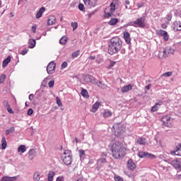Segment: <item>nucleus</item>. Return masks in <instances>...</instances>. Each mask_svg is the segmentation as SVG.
<instances>
[{"label":"nucleus","mask_w":181,"mask_h":181,"mask_svg":"<svg viewBox=\"0 0 181 181\" xmlns=\"http://www.w3.org/2000/svg\"><path fill=\"white\" fill-rule=\"evenodd\" d=\"M71 25L73 28V30H76V29H77V28L78 27V23H77V22L71 23Z\"/></svg>","instance_id":"43"},{"label":"nucleus","mask_w":181,"mask_h":181,"mask_svg":"<svg viewBox=\"0 0 181 181\" xmlns=\"http://www.w3.org/2000/svg\"><path fill=\"white\" fill-rule=\"evenodd\" d=\"M81 95L83 98H90V95H88V92L87 89H83L81 91Z\"/></svg>","instance_id":"29"},{"label":"nucleus","mask_w":181,"mask_h":181,"mask_svg":"<svg viewBox=\"0 0 181 181\" xmlns=\"http://www.w3.org/2000/svg\"><path fill=\"white\" fill-rule=\"evenodd\" d=\"M33 114V109L30 108V109L28 110V115H32Z\"/></svg>","instance_id":"58"},{"label":"nucleus","mask_w":181,"mask_h":181,"mask_svg":"<svg viewBox=\"0 0 181 181\" xmlns=\"http://www.w3.org/2000/svg\"><path fill=\"white\" fill-rule=\"evenodd\" d=\"M136 168V165H135V163L132 159H129L127 161V168L129 169V170H134Z\"/></svg>","instance_id":"15"},{"label":"nucleus","mask_w":181,"mask_h":181,"mask_svg":"<svg viewBox=\"0 0 181 181\" xmlns=\"http://www.w3.org/2000/svg\"><path fill=\"white\" fill-rule=\"evenodd\" d=\"M18 152L25 153V152H26V146L25 145H21L18 148Z\"/></svg>","instance_id":"33"},{"label":"nucleus","mask_w":181,"mask_h":181,"mask_svg":"<svg viewBox=\"0 0 181 181\" xmlns=\"http://www.w3.org/2000/svg\"><path fill=\"white\" fill-rule=\"evenodd\" d=\"M56 21H57L56 16H51L48 18L47 24L49 25H54V23H56Z\"/></svg>","instance_id":"21"},{"label":"nucleus","mask_w":181,"mask_h":181,"mask_svg":"<svg viewBox=\"0 0 181 181\" xmlns=\"http://www.w3.org/2000/svg\"><path fill=\"white\" fill-rule=\"evenodd\" d=\"M5 105H6V108H7V110L11 108V105H9V103L6 102Z\"/></svg>","instance_id":"62"},{"label":"nucleus","mask_w":181,"mask_h":181,"mask_svg":"<svg viewBox=\"0 0 181 181\" xmlns=\"http://www.w3.org/2000/svg\"><path fill=\"white\" fill-rule=\"evenodd\" d=\"M136 28H144L146 26V17L145 16L138 18L136 20Z\"/></svg>","instance_id":"6"},{"label":"nucleus","mask_w":181,"mask_h":181,"mask_svg":"<svg viewBox=\"0 0 181 181\" xmlns=\"http://www.w3.org/2000/svg\"><path fill=\"white\" fill-rule=\"evenodd\" d=\"M79 11H81V12H86V8H84V4L80 3L78 6Z\"/></svg>","instance_id":"39"},{"label":"nucleus","mask_w":181,"mask_h":181,"mask_svg":"<svg viewBox=\"0 0 181 181\" xmlns=\"http://www.w3.org/2000/svg\"><path fill=\"white\" fill-rule=\"evenodd\" d=\"M100 104L101 103H100L99 102H96L95 103H94L93 105V110H95V111H97L98 108H100Z\"/></svg>","instance_id":"40"},{"label":"nucleus","mask_w":181,"mask_h":181,"mask_svg":"<svg viewBox=\"0 0 181 181\" xmlns=\"http://www.w3.org/2000/svg\"><path fill=\"white\" fill-rule=\"evenodd\" d=\"M62 69H66V67H67V63L66 62H64L62 64V66H61Z\"/></svg>","instance_id":"57"},{"label":"nucleus","mask_w":181,"mask_h":181,"mask_svg":"<svg viewBox=\"0 0 181 181\" xmlns=\"http://www.w3.org/2000/svg\"><path fill=\"white\" fill-rule=\"evenodd\" d=\"M33 180L34 181L40 180V173H39L38 171H36L35 173H34Z\"/></svg>","instance_id":"28"},{"label":"nucleus","mask_w":181,"mask_h":181,"mask_svg":"<svg viewBox=\"0 0 181 181\" xmlns=\"http://www.w3.org/2000/svg\"><path fill=\"white\" fill-rule=\"evenodd\" d=\"M117 23H118L117 18H112L108 22V25H110V26H115Z\"/></svg>","instance_id":"32"},{"label":"nucleus","mask_w":181,"mask_h":181,"mask_svg":"<svg viewBox=\"0 0 181 181\" xmlns=\"http://www.w3.org/2000/svg\"><path fill=\"white\" fill-rule=\"evenodd\" d=\"M112 11L108 12V13H105V18H110V16H112Z\"/></svg>","instance_id":"50"},{"label":"nucleus","mask_w":181,"mask_h":181,"mask_svg":"<svg viewBox=\"0 0 181 181\" xmlns=\"http://www.w3.org/2000/svg\"><path fill=\"white\" fill-rule=\"evenodd\" d=\"M161 27L163 29H166V28H168V24L163 23L162 24Z\"/></svg>","instance_id":"63"},{"label":"nucleus","mask_w":181,"mask_h":181,"mask_svg":"<svg viewBox=\"0 0 181 181\" xmlns=\"http://www.w3.org/2000/svg\"><path fill=\"white\" fill-rule=\"evenodd\" d=\"M115 181H124V179L121 177L120 176H115Z\"/></svg>","instance_id":"52"},{"label":"nucleus","mask_w":181,"mask_h":181,"mask_svg":"<svg viewBox=\"0 0 181 181\" xmlns=\"http://www.w3.org/2000/svg\"><path fill=\"white\" fill-rule=\"evenodd\" d=\"M72 59H76V57L80 56V50L75 51L71 54Z\"/></svg>","instance_id":"38"},{"label":"nucleus","mask_w":181,"mask_h":181,"mask_svg":"<svg viewBox=\"0 0 181 181\" xmlns=\"http://www.w3.org/2000/svg\"><path fill=\"white\" fill-rule=\"evenodd\" d=\"M131 90H132V85L129 84L123 86L121 89V91L122 93H128V91H131Z\"/></svg>","instance_id":"18"},{"label":"nucleus","mask_w":181,"mask_h":181,"mask_svg":"<svg viewBox=\"0 0 181 181\" xmlns=\"http://www.w3.org/2000/svg\"><path fill=\"white\" fill-rule=\"evenodd\" d=\"M60 45H66L67 43V37L64 36L59 40Z\"/></svg>","instance_id":"34"},{"label":"nucleus","mask_w":181,"mask_h":181,"mask_svg":"<svg viewBox=\"0 0 181 181\" xmlns=\"http://www.w3.org/2000/svg\"><path fill=\"white\" fill-rule=\"evenodd\" d=\"M111 115H112V112H111V111L106 110L104 112L103 116L105 117V118H107V117H111Z\"/></svg>","instance_id":"37"},{"label":"nucleus","mask_w":181,"mask_h":181,"mask_svg":"<svg viewBox=\"0 0 181 181\" xmlns=\"http://www.w3.org/2000/svg\"><path fill=\"white\" fill-rule=\"evenodd\" d=\"M173 29L174 32H180L181 30V22L180 21H174L173 24Z\"/></svg>","instance_id":"12"},{"label":"nucleus","mask_w":181,"mask_h":181,"mask_svg":"<svg viewBox=\"0 0 181 181\" xmlns=\"http://www.w3.org/2000/svg\"><path fill=\"white\" fill-rule=\"evenodd\" d=\"M33 94H30L29 96H28V99L30 100V101H33Z\"/></svg>","instance_id":"60"},{"label":"nucleus","mask_w":181,"mask_h":181,"mask_svg":"<svg viewBox=\"0 0 181 181\" xmlns=\"http://www.w3.org/2000/svg\"><path fill=\"white\" fill-rule=\"evenodd\" d=\"M46 11V8L45 7H42L36 13V19H39L42 18V15H43V12Z\"/></svg>","instance_id":"23"},{"label":"nucleus","mask_w":181,"mask_h":181,"mask_svg":"<svg viewBox=\"0 0 181 181\" xmlns=\"http://www.w3.org/2000/svg\"><path fill=\"white\" fill-rule=\"evenodd\" d=\"M1 181H13L16 180V177L4 176L1 177Z\"/></svg>","instance_id":"24"},{"label":"nucleus","mask_w":181,"mask_h":181,"mask_svg":"<svg viewBox=\"0 0 181 181\" xmlns=\"http://www.w3.org/2000/svg\"><path fill=\"white\" fill-rule=\"evenodd\" d=\"M111 151L112 156H113L115 159H121V158L125 156V148L122 146V144L119 141H115L112 145Z\"/></svg>","instance_id":"2"},{"label":"nucleus","mask_w":181,"mask_h":181,"mask_svg":"<svg viewBox=\"0 0 181 181\" xmlns=\"http://www.w3.org/2000/svg\"><path fill=\"white\" fill-rule=\"evenodd\" d=\"M158 35H159V36H163V37H164V40L165 42H168V40H169V35H168V32H166L163 30H160L158 32Z\"/></svg>","instance_id":"13"},{"label":"nucleus","mask_w":181,"mask_h":181,"mask_svg":"<svg viewBox=\"0 0 181 181\" xmlns=\"http://www.w3.org/2000/svg\"><path fill=\"white\" fill-rule=\"evenodd\" d=\"M138 156L143 159H145V158H148V159H156V156L149 153L148 151H140L138 153Z\"/></svg>","instance_id":"7"},{"label":"nucleus","mask_w":181,"mask_h":181,"mask_svg":"<svg viewBox=\"0 0 181 181\" xmlns=\"http://www.w3.org/2000/svg\"><path fill=\"white\" fill-rule=\"evenodd\" d=\"M57 104L59 107H62V105H63V103H62V100H60L59 98H57Z\"/></svg>","instance_id":"48"},{"label":"nucleus","mask_w":181,"mask_h":181,"mask_svg":"<svg viewBox=\"0 0 181 181\" xmlns=\"http://www.w3.org/2000/svg\"><path fill=\"white\" fill-rule=\"evenodd\" d=\"M96 86H98V87H99V88H101L102 90H105V88H107V87H108V86H107V84L103 83V81H95Z\"/></svg>","instance_id":"19"},{"label":"nucleus","mask_w":181,"mask_h":181,"mask_svg":"<svg viewBox=\"0 0 181 181\" xmlns=\"http://www.w3.org/2000/svg\"><path fill=\"white\" fill-rule=\"evenodd\" d=\"M175 50L170 47H167L159 51L158 57L159 59H166L170 54H173Z\"/></svg>","instance_id":"4"},{"label":"nucleus","mask_w":181,"mask_h":181,"mask_svg":"<svg viewBox=\"0 0 181 181\" xmlns=\"http://www.w3.org/2000/svg\"><path fill=\"white\" fill-rule=\"evenodd\" d=\"M110 12L113 13L115 12V4H114V2L110 4Z\"/></svg>","instance_id":"41"},{"label":"nucleus","mask_w":181,"mask_h":181,"mask_svg":"<svg viewBox=\"0 0 181 181\" xmlns=\"http://www.w3.org/2000/svg\"><path fill=\"white\" fill-rule=\"evenodd\" d=\"M139 145H146V139L145 137H139L136 139Z\"/></svg>","instance_id":"17"},{"label":"nucleus","mask_w":181,"mask_h":181,"mask_svg":"<svg viewBox=\"0 0 181 181\" xmlns=\"http://www.w3.org/2000/svg\"><path fill=\"white\" fill-rule=\"evenodd\" d=\"M12 132H15V127H11L10 129L6 130V135H9V134H12Z\"/></svg>","instance_id":"36"},{"label":"nucleus","mask_w":181,"mask_h":181,"mask_svg":"<svg viewBox=\"0 0 181 181\" xmlns=\"http://www.w3.org/2000/svg\"><path fill=\"white\" fill-rule=\"evenodd\" d=\"M9 63H11V57L10 56L7 57V58L3 61L2 67H6V66H8V64H9Z\"/></svg>","instance_id":"27"},{"label":"nucleus","mask_w":181,"mask_h":181,"mask_svg":"<svg viewBox=\"0 0 181 181\" xmlns=\"http://www.w3.org/2000/svg\"><path fill=\"white\" fill-rule=\"evenodd\" d=\"M98 162H100V163H107V160L105 159V158H102L98 160Z\"/></svg>","instance_id":"53"},{"label":"nucleus","mask_w":181,"mask_h":181,"mask_svg":"<svg viewBox=\"0 0 181 181\" xmlns=\"http://www.w3.org/2000/svg\"><path fill=\"white\" fill-rule=\"evenodd\" d=\"M62 159L64 165H71V162H73V156H71V151L65 150L62 156Z\"/></svg>","instance_id":"3"},{"label":"nucleus","mask_w":181,"mask_h":181,"mask_svg":"<svg viewBox=\"0 0 181 181\" xmlns=\"http://www.w3.org/2000/svg\"><path fill=\"white\" fill-rule=\"evenodd\" d=\"M8 146V143H6V139L3 137L1 139V149H6V146Z\"/></svg>","instance_id":"30"},{"label":"nucleus","mask_w":181,"mask_h":181,"mask_svg":"<svg viewBox=\"0 0 181 181\" xmlns=\"http://www.w3.org/2000/svg\"><path fill=\"white\" fill-rule=\"evenodd\" d=\"M83 80L85 83H91L92 84H95L96 81L95 78L90 74L85 75Z\"/></svg>","instance_id":"10"},{"label":"nucleus","mask_w":181,"mask_h":181,"mask_svg":"<svg viewBox=\"0 0 181 181\" xmlns=\"http://www.w3.org/2000/svg\"><path fill=\"white\" fill-rule=\"evenodd\" d=\"M49 88H52V87H54V81L52 80L48 83Z\"/></svg>","instance_id":"51"},{"label":"nucleus","mask_w":181,"mask_h":181,"mask_svg":"<svg viewBox=\"0 0 181 181\" xmlns=\"http://www.w3.org/2000/svg\"><path fill=\"white\" fill-rule=\"evenodd\" d=\"M171 165L177 170H180L181 171V160H180V158H176L175 160H173L171 161Z\"/></svg>","instance_id":"9"},{"label":"nucleus","mask_w":181,"mask_h":181,"mask_svg":"<svg viewBox=\"0 0 181 181\" xmlns=\"http://www.w3.org/2000/svg\"><path fill=\"white\" fill-rule=\"evenodd\" d=\"M35 151L33 148L30 149L28 151L29 159H30V160H33V159L35 158Z\"/></svg>","instance_id":"25"},{"label":"nucleus","mask_w":181,"mask_h":181,"mask_svg":"<svg viewBox=\"0 0 181 181\" xmlns=\"http://www.w3.org/2000/svg\"><path fill=\"white\" fill-rule=\"evenodd\" d=\"M54 175H56V173L54 171H49L48 174V181H53V177H54Z\"/></svg>","instance_id":"31"},{"label":"nucleus","mask_w":181,"mask_h":181,"mask_svg":"<svg viewBox=\"0 0 181 181\" xmlns=\"http://www.w3.org/2000/svg\"><path fill=\"white\" fill-rule=\"evenodd\" d=\"M29 46L28 47L30 49H33L35 46H36V40L35 39H30L28 42Z\"/></svg>","instance_id":"26"},{"label":"nucleus","mask_w":181,"mask_h":181,"mask_svg":"<svg viewBox=\"0 0 181 181\" xmlns=\"http://www.w3.org/2000/svg\"><path fill=\"white\" fill-rule=\"evenodd\" d=\"M55 70H56V63H54V62H49L47 66V73L48 74H53Z\"/></svg>","instance_id":"8"},{"label":"nucleus","mask_w":181,"mask_h":181,"mask_svg":"<svg viewBox=\"0 0 181 181\" xmlns=\"http://www.w3.org/2000/svg\"><path fill=\"white\" fill-rule=\"evenodd\" d=\"M6 78V74H2L0 76V84H2V83H4V81H5Z\"/></svg>","instance_id":"44"},{"label":"nucleus","mask_w":181,"mask_h":181,"mask_svg":"<svg viewBox=\"0 0 181 181\" xmlns=\"http://www.w3.org/2000/svg\"><path fill=\"white\" fill-rule=\"evenodd\" d=\"M128 26H134V28H136V21H130L128 23Z\"/></svg>","instance_id":"45"},{"label":"nucleus","mask_w":181,"mask_h":181,"mask_svg":"<svg viewBox=\"0 0 181 181\" xmlns=\"http://www.w3.org/2000/svg\"><path fill=\"white\" fill-rule=\"evenodd\" d=\"M113 134L115 136H120L124 134V127L119 123H115L112 129Z\"/></svg>","instance_id":"5"},{"label":"nucleus","mask_w":181,"mask_h":181,"mask_svg":"<svg viewBox=\"0 0 181 181\" xmlns=\"http://www.w3.org/2000/svg\"><path fill=\"white\" fill-rule=\"evenodd\" d=\"M163 125L169 127L170 125V116H164L162 118Z\"/></svg>","instance_id":"14"},{"label":"nucleus","mask_w":181,"mask_h":181,"mask_svg":"<svg viewBox=\"0 0 181 181\" xmlns=\"http://www.w3.org/2000/svg\"><path fill=\"white\" fill-rule=\"evenodd\" d=\"M142 6H144V3H140L137 4V8H142Z\"/></svg>","instance_id":"64"},{"label":"nucleus","mask_w":181,"mask_h":181,"mask_svg":"<svg viewBox=\"0 0 181 181\" xmlns=\"http://www.w3.org/2000/svg\"><path fill=\"white\" fill-rule=\"evenodd\" d=\"M42 87H46L47 86V78H45L44 81L42 83Z\"/></svg>","instance_id":"55"},{"label":"nucleus","mask_w":181,"mask_h":181,"mask_svg":"<svg viewBox=\"0 0 181 181\" xmlns=\"http://www.w3.org/2000/svg\"><path fill=\"white\" fill-rule=\"evenodd\" d=\"M173 14L172 13H169L167 14L166 16V19L168 21V22H166L167 25H169V22H170V21H172V18H173Z\"/></svg>","instance_id":"35"},{"label":"nucleus","mask_w":181,"mask_h":181,"mask_svg":"<svg viewBox=\"0 0 181 181\" xmlns=\"http://www.w3.org/2000/svg\"><path fill=\"white\" fill-rule=\"evenodd\" d=\"M56 181H64V177L59 176L57 178Z\"/></svg>","instance_id":"56"},{"label":"nucleus","mask_w":181,"mask_h":181,"mask_svg":"<svg viewBox=\"0 0 181 181\" xmlns=\"http://www.w3.org/2000/svg\"><path fill=\"white\" fill-rule=\"evenodd\" d=\"M162 102H158L156 103V105L151 107V112H156V111L159 110V107H160V105H162Z\"/></svg>","instance_id":"22"},{"label":"nucleus","mask_w":181,"mask_h":181,"mask_svg":"<svg viewBox=\"0 0 181 181\" xmlns=\"http://www.w3.org/2000/svg\"><path fill=\"white\" fill-rule=\"evenodd\" d=\"M28 52H29V49L28 48H25L21 51L20 54H22L23 56H25V54H26Z\"/></svg>","instance_id":"47"},{"label":"nucleus","mask_w":181,"mask_h":181,"mask_svg":"<svg viewBox=\"0 0 181 181\" xmlns=\"http://www.w3.org/2000/svg\"><path fill=\"white\" fill-rule=\"evenodd\" d=\"M170 76H172V72L170 71L165 72L163 74V77H170Z\"/></svg>","instance_id":"49"},{"label":"nucleus","mask_w":181,"mask_h":181,"mask_svg":"<svg viewBox=\"0 0 181 181\" xmlns=\"http://www.w3.org/2000/svg\"><path fill=\"white\" fill-rule=\"evenodd\" d=\"M122 47V41L118 37H115L110 39L108 44L107 52L109 54H115L121 50Z\"/></svg>","instance_id":"1"},{"label":"nucleus","mask_w":181,"mask_h":181,"mask_svg":"<svg viewBox=\"0 0 181 181\" xmlns=\"http://www.w3.org/2000/svg\"><path fill=\"white\" fill-rule=\"evenodd\" d=\"M83 2L89 8H95V6H97V2H98V0H83Z\"/></svg>","instance_id":"11"},{"label":"nucleus","mask_w":181,"mask_h":181,"mask_svg":"<svg viewBox=\"0 0 181 181\" xmlns=\"http://www.w3.org/2000/svg\"><path fill=\"white\" fill-rule=\"evenodd\" d=\"M116 64H117V62L110 61V64L107 66V69H112V67H114V66H115Z\"/></svg>","instance_id":"46"},{"label":"nucleus","mask_w":181,"mask_h":181,"mask_svg":"<svg viewBox=\"0 0 181 181\" xmlns=\"http://www.w3.org/2000/svg\"><path fill=\"white\" fill-rule=\"evenodd\" d=\"M96 12L97 11L95 10H94L93 11H91L88 14V18L90 19V18H91V16H93V15H94Z\"/></svg>","instance_id":"54"},{"label":"nucleus","mask_w":181,"mask_h":181,"mask_svg":"<svg viewBox=\"0 0 181 181\" xmlns=\"http://www.w3.org/2000/svg\"><path fill=\"white\" fill-rule=\"evenodd\" d=\"M78 152H79V156L81 159L82 158H84V156H86V151L84 150H79Z\"/></svg>","instance_id":"42"},{"label":"nucleus","mask_w":181,"mask_h":181,"mask_svg":"<svg viewBox=\"0 0 181 181\" xmlns=\"http://www.w3.org/2000/svg\"><path fill=\"white\" fill-rule=\"evenodd\" d=\"M124 39L127 45H129L131 43V36L129 35V33L125 32L124 33Z\"/></svg>","instance_id":"20"},{"label":"nucleus","mask_w":181,"mask_h":181,"mask_svg":"<svg viewBox=\"0 0 181 181\" xmlns=\"http://www.w3.org/2000/svg\"><path fill=\"white\" fill-rule=\"evenodd\" d=\"M171 155H176L177 156H181V144L175 148V150L171 151Z\"/></svg>","instance_id":"16"},{"label":"nucleus","mask_w":181,"mask_h":181,"mask_svg":"<svg viewBox=\"0 0 181 181\" xmlns=\"http://www.w3.org/2000/svg\"><path fill=\"white\" fill-rule=\"evenodd\" d=\"M8 112H9V114H13V110H12V108L9 107L8 109H7Z\"/></svg>","instance_id":"61"},{"label":"nucleus","mask_w":181,"mask_h":181,"mask_svg":"<svg viewBox=\"0 0 181 181\" xmlns=\"http://www.w3.org/2000/svg\"><path fill=\"white\" fill-rule=\"evenodd\" d=\"M32 30L33 33H36V25H33Z\"/></svg>","instance_id":"59"}]
</instances>
